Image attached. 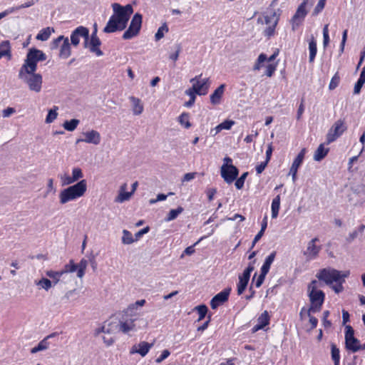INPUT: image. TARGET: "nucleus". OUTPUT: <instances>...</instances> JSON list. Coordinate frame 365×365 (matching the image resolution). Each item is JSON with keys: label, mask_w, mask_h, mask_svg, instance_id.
<instances>
[{"label": "nucleus", "mask_w": 365, "mask_h": 365, "mask_svg": "<svg viewBox=\"0 0 365 365\" xmlns=\"http://www.w3.org/2000/svg\"><path fill=\"white\" fill-rule=\"evenodd\" d=\"M112 7L114 14L110 17L103 29V31L108 34L125 29L131 14L133 13V6L130 4L121 6L115 3L113 4Z\"/></svg>", "instance_id": "nucleus-1"}, {"label": "nucleus", "mask_w": 365, "mask_h": 365, "mask_svg": "<svg viewBox=\"0 0 365 365\" xmlns=\"http://www.w3.org/2000/svg\"><path fill=\"white\" fill-rule=\"evenodd\" d=\"M46 59V56L42 51L36 48H31L26 55L24 63L19 70V78H23L26 73L36 72L37 63L38 61H45Z\"/></svg>", "instance_id": "nucleus-2"}, {"label": "nucleus", "mask_w": 365, "mask_h": 365, "mask_svg": "<svg viewBox=\"0 0 365 365\" xmlns=\"http://www.w3.org/2000/svg\"><path fill=\"white\" fill-rule=\"evenodd\" d=\"M310 307L307 309V314L317 313L321 311L325 299V294L323 291L317 289V280H312L308 285Z\"/></svg>", "instance_id": "nucleus-3"}, {"label": "nucleus", "mask_w": 365, "mask_h": 365, "mask_svg": "<svg viewBox=\"0 0 365 365\" xmlns=\"http://www.w3.org/2000/svg\"><path fill=\"white\" fill-rule=\"evenodd\" d=\"M87 190V182L86 180H81L73 185L61 191L59 194V200L61 204H66L68 202L74 200L84 195Z\"/></svg>", "instance_id": "nucleus-4"}, {"label": "nucleus", "mask_w": 365, "mask_h": 365, "mask_svg": "<svg viewBox=\"0 0 365 365\" xmlns=\"http://www.w3.org/2000/svg\"><path fill=\"white\" fill-rule=\"evenodd\" d=\"M202 74H200L191 78L190 83H192V86L185 91V94L191 96L192 101L195 98V95L205 96L208 93L210 86V78H202Z\"/></svg>", "instance_id": "nucleus-5"}, {"label": "nucleus", "mask_w": 365, "mask_h": 365, "mask_svg": "<svg viewBox=\"0 0 365 365\" xmlns=\"http://www.w3.org/2000/svg\"><path fill=\"white\" fill-rule=\"evenodd\" d=\"M280 14H277L275 11H272L270 14H264L262 15V19H258V22L260 21L262 24L267 25L263 31V34L267 38L274 36L276 33V27L279 23Z\"/></svg>", "instance_id": "nucleus-6"}, {"label": "nucleus", "mask_w": 365, "mask_h": 365, "mask_svg": "<svg viewBox=\"0 0 365 365\" xmlns=\"http://www.w3.org/2000/svg\"><path fill=\"white\" fill-rule=\"evenodd\" d=\"M349 275V271L342 273L341 272L335 269L324 268L319 271V272L317 274V277L320 281H323L327 284L330 285L333 282L339 281L340 278H346Z\"/></svg>", "instance_id": "nucleus-7"}, {"label": "nucleus", "mask_w": 365, "mask_h": 365, "mask_svg": "<svg viewBox=\"0 0 365 365\" xmlns=\"http://www.w3.org/2000/svg\"><path fill=\"white\" fill-rule=\"evenodd\" d=\"M345 349L347 351L356 353L361 350L360 341L354 336V330L351 325L345 326Z\"/></svg>", "instance_id": "nucleus-8"}, {"label": "nucleus", "mask_w": 365, "mask_h": 365, "mask_svg": "<svg viewBox=\"0 0 365 365\" xmlns=\"http://www.w3.org/2000/svg\"><path fill=\"white\" fill-rule=\"evenodd\" d=\"M142 25V15L136 13L130 24L128 29L123 34V39H130L136 36L141 29Z\"/></svg>", "instance_id": "nucleus-9"}, {"label": "nucleus", "mask_w": 365, "mask_h": 365, "mask_svg": "<svg viewBox=\"0 0 365 365\" xmlns=\"http://www.w3.org/2000/svg\"><path fill=\"white\" fill-rule=\"evenodd\" d=\"M308 0H304L297 9V11L290 20L292 29L293 31L296 30L304 21L306 16L308 14L307 6Z\"/></svg>", "instance_id": "nucleus-10"}, {"label": "nucleus", "mask_w": 365, "mask_h": 365, "mask_svg": "<svg viewBox=\"0 0 365 365\" xmlns=\"http://www.w3.org/2000/svg\"><path fill=\"white\" fill-rule=\"evenodd\" d=\"M20 78L24 80L31 91L36 93L41 91L43 83L41 74L36 73L35 72L26 73L23 78Z\"/></svg>", "instance_id": "nucleus-11"}, {"label": "nucleus", "mask_w": 365, "mask_h": 365, "mask_svg": "<svg viewBox=\"0 0 365 365\" xmlns=\"http://www.w3.org/2000/svg\"><path fill=\"white\" fill-rule=\"evenodd\" d=\"M87 265L88 262L85 259H82L78 264H76L73 259H70L68 264H66L61 271L63 274L76 271L78 277L82 278L85 274Z\"/></svg>", "instance_id": "nucleus-12"}, {"label": "nucleus", "mask_w": 365, "mask_h": 365, "mask_svg": "<svg viewBox=\"0 0 365 365\" xmlns=\"http://www.w3.org/2000/svg\"><path fill=\"white\" fill-rule=\"evenodd\" d=\"M346 130V127L343 120L336 121L327 135V144L329 145L336 140Z\"/></svg>", "instance_id": "nucleus-13"}, {"label": "nucleus", "mask_w": 365, "mask_h": 365, "mask_svg": "<svg viewBox=\"0 0 365 365\" xmlns=\"http://www.w3.org/2000/svg\"><path fill=\"white\" fill-rule=\"evenodd\" d=\"M255 261L249 263L247 267L244 270L242 274L239 276V282L237 284L238 295H241L245 292L248 284L250 274L255 269Z\"/></svg>", "instance_id": "nucleus-14"}, {"label": "nucleus", "mask_w": 365, "mask_h": 365, "mask_svg": "<svg viewBox=\"0 0 365 365\" xmlns=\"http://www.w3.org/2000/svg\"><path fill=\"white\" fill-rule=\"evenodd\" d=\"M84 38V46L87 47L89 40V30L86 27L80 26L77 27L71 34V43L76 46L79 44L80 38Z\"/></svg>", "instance_id": "nucleus-15"}, {"label": "nucleus", "mask_w": 365, "mask_h": 365, "mask_svg": "<svg viewBox=\"0 0 365 365\" xmlns=\"http://www.w3.org/2000/svg\"><path fill=\"white\" fill-rule=\"evenodd\" d=\"M220 171L222 178L228 184L235 180L239 174V170L232 164H223Z\"/></svg>", "instance_id": "nucleus-16"}, {"label": "nucleus", "mask_w": 365, "mask_h": 365, "mask_svg": "<svg viewBox=\"0 0 365 365\" xmlns=\"http://www.w3.org/2000/svg\"><path fill=\"white\" fill-rule=\"evenodd\" d=\"M63 41V43L60 48L59 56L63 58H67L71 56V46L68 38H64L63 36H60L53 41V48L58 46V43Z\"/></svg>", "instance_id": "nucleus-17"}, {"label": "nucleus", "mask_w": 365, "mask_h": 365, "mask_svg": "<svg viewBox=\"0 0 365 365\" xmlns=\"http://www.w3.org/2000/svg\"><path fill=\"white\" fill-rule=\"evenodd\" d=\"M231 288H227L217 294L210 301V306L212 309H217L219 306L228 300Z\"/></svg>", "instance_id": "nucleus-18"}, {"label": "nucleus", "mask_w": 365, "mask_h": 365, "mask_svg": "<svg viewBox=\"0 0 365 365\" xmlns=\"http://www.w3.org/2000/svg\"><path fill=\"white\" fill-rule=\"evenodd\" d=\"M319 241L317 237L313 238L309 243L306 251L304 252V255L307 259L311 260L317 257L320 250L321 246H317L316 242Z\"/></svg>", "instance_id": "nucleus-19"}, {"label": "nucleus", "mask_w": 365, "mask_h": 365, "mask_svg": "<svg viewBox=\"0 0 365 365\" xmlns=\"http://www.w3.org/2000/svg\"><path fill=\"white\" fill-rule=\"evenodd\" d=\"M307 153L306 148H302L300 152L298 153L295 159L294 160L292 165L289 170V174L292 176V180L294 181L297 178V173L298 168L302 164L303 160L304 159L305 154Z\"/></svg>", "instance_id": "nucleus-20"}, {"label": "nucleus", "mask_w": 365, "mask_h": 365, "mask_svg": "<svg viewBox=\"0 0 365 365\" xmlns=\"http://www.w3.org/2000/svg\"><path fill=\"white\" fill-rule=\"evenodd\" d=\"M84 138L77 139L76 143L80 142H85L86 143H92L94 145H98L101 142V135L100 133L95 130H91L88 132H85L83 133Z\"/></svg>", "instance_id": "nucleus-21"}, {"label": "nucleus", "mask_w": 365, "mask_h": 365, "mask_svg": "<svg viewBox=\"0 0 365 365\" xmlns=\"http://www.w3.org/2000/svg\"><path fill=\"white\" fill-rule=\"evenodd\" d=\"M101 44V42L97 36L96 31H95L92 33L90 40H88L87 47L88 46L90 51L96 53L97 56H101L103 55V51L100 49Z\"/></svg>", "instance_id": "nucleus-22"}, {"label": "nucleus", "mask_w": 365, "mask_h": 365, "mask_svg": "<svg viewBox=\"0 0 365 365\" xmlns=\"http://www.w3.org/2000/svg\"><path fill=\"white\" fill-rule=\"evenodd\" d=\"M152 346L153 344L147 341H140L139 344H135L131 347L130 353L131 354H139L143 357L147 355Z\"/></svg>", "instance_id": "nucleus-23"}, {"label": "nucleus", "mask_w": 365, "mask_h": 365, "mask_svg": "<svg viewBox=\"0 0 365 365\" xmlns=\"http://www.w3.org/2000/svg\"><path fill=\"white\" fill-rule=\"evenodd\" d=\"M117 331H120L118 322L106 321L101 328L96 330V334L101 332L110 334Z\"/></svg>", "instance_id": "nucleus-24"}, {"label": "nucleus", "mask_w": 365, "mask_h": 365, "mask_svg": "<svg viewBox=\"0 0 365 365\" xmlns=\"http://www.w3.org/2000/svg\"><path fill=\"white\" fill-rule=\"evenodd\" d=\"M269 316L267 311H264L263 313L257 319V323L255 324L252 329V332H256L260 329H264L266 326L269 324Z\"/></svg>", "instance_id": "nucleus-25"}, {"label": "nucleus", "mask_w": 365, "mask_h": 365, "mask_svg": "<svg viewBox=\"0 0 365 365\" xmlns=\"http://www.w3.org/2000/svg\"><path fill=\"white\" fill-rule=\"evenodd\" d=\"M225 89V84H221L218 86L214 92L210 95V102L212 105L220 104L221 102V99L224 94Z\"/></svg>", "instance_id": "nucleus-26"}, {"label": "nucleus", "mask_w": 365, "mask_h": 365, "mask_svg": "<svg viewBox=\"0 0 365 365\" xmlns=\"http://www.w3.org/2000/svg\"><path fill=\"white\" fill-rule=\"evenodd\" d=\"M135 321V319H131V318L120 320L118 322L119 331L124 334H127L130 331L133 330L135 327V324L134 323Z\"/></svg>", "instance_id": "nucleus-27"}, {"label": "nucleus", "mask_w": 365, "mask_h": 365, "mask_svg": "<svg viewBox=\"0 0 365 365\" xmlns=\"http://www.w3.org/2000/svg\"><path fill=\"white\" fill-rule=\"evenodd\" d=\"M2 57H6L9 61L12 58L11 45L9 41H3L0 43V59Z\"/></svg>", "instance_id": "nucleus-28"}, {"label": "nucleus", "mask_w": 365, "mask_h": 365, "mask_svg": "<svg viewBox=\"0 0 365 365\" xmlns=\"http://www.w3.org/2000/svg\"><path fill=\"white\" fill-rule=\"evenodd\" d=\"M329 151V148H325L324 143L320 144L314 154V160L321 161L327 155Z\"/></svg>", "instance_id": "nucleus-29"}, {"label": "nucleus", "mask_w": 365, "mask_h": 365, "mask_svg": "<svg viewBox=\"0 0 365 365\" xmlns=\"http://www.w3.org/2000/svg\"><path fill=\"white\" fill-rule=\"evenodd\" d=\"M277 252L275 251H273L271 252L265 259L261 269L260 272H262L265 274H267L269 271L271 264L274 262L275 257H276Z\"/></svg>", "instance_id": "nucleus-30"}, {"label": "nucleus", "mask_w": 365, "mask_h": 365, "mask_svg": "<svg viewBox=\"0 0 365 365\" xmlns=\"http://www.w3.org/2000/svg\"><path fill=\"white\" fill-rule=\"evenodd\" d=\"M309 62L312 63L314 61L317 53V40L312 36L309 41Z\"/></svg>", "instance_id": "nucleus-31"}, {"label": "nucleus", "mask_w": 365, "mask_h": 365, "mask_svg": "<svg viewBox=\"0 0 365 365\" xmlns=\"http://www.w3.org/2000/svg\"><path fill=\"white\" fill-rule=\"evenodd\" d=\"M56 334L53 333V334H51L50 335H48V336H46L45 339H43V340H41L37 346H36L35 347L32 348L31 350V352L32 354H35L38 351H42V350H46L48 348V346H49V343L47 341V339L50 337H52L53 336H55Z\"/></svg>", "instance_id": "nucleus-32"}, {"label": "nucleus", "mask_w": 365, "mask_h": 365, "mask_svg": "<svg viewBox=\"0 0 365 365\" xmlns=\"http://www.w3.org/2000/svg\"><path fill=\"white\" fill-rule=\"evenodd\" d=\"M275 59L274 56H273V55L270 56L268 58L267 57V55L264 54V53H261L259 55L254 66H253V70L254 71H259L260 70V68H262V63H264L265 61H268L269 62L271 61H273Z\"/></svg>", "instance_id": "nucleus-33"}, {"label": "nucleus", "mask_w": 365, "mask_h": 365, "mask_svg": "<svg viewBox=\"0 0 365 365\" xmlns=\"http://www.w3.org/2000/svg\"><path fill=\"white\" fill-rule=\"evenodd\" d=\"M280 207V195H277L272 202V217L276 218L278 216L279 210Z\"/></svg>", "instance_id": "nucleus-34"}, {"label": "nucleus", "mask_w": 365, "mask_h": 365, "mask_svg": "<svg viewBox=\"0 0 365 365\" xmlns=\"http://www.w3.org/2000/svg\"><path fill=\"white\" fill-rule=\"evenodd\" d=\"M331 359L334 365H339L340 363V351L336 345L334 343L331 344Z\"/></svg>", "instance_id": "nucleus-35"}, {"label": "nucleus", "mask_w": 365, "mask_h": 365, "mask_svg": "<svg viewBox=\"0 0 365 365\" xmlns=\"http://www.w3.org/2000/svg\"><path fill=\"white\" fill-rule=\"evenodd\" d=\"M51 31H53V29H51L50 27L41 29L37 34L36 39L42 41L48 40L51 34Z\"/></svg>", "instance_id": "nucleus-36"}, {"label": "nucleus", "mask_w": 365, "mask_h": 365, "mask_svg": "<svg viewBox=\"0 0 365 365\" xmlns=\"http://www.w3.org/2000/svg\"><path fill=\"white\" fill-rule=\"evenodd\" d=\"M133 103V113L135 115H140L143 111V106L140 102V100L138 98H136L135 97H131L130 98Z\"/></svg>", "instance_id": "nucleus-37"}, {"label": "nucleus", "mask_w": 365, "mask_h": 365, "mask_svg": "<svg viewBox=\"0 0 365 365\" xmlns=\"http://www.w3.org/2000/svg\"><path fill=\"white\" fill-rule=\"evenodd\" d=\"M235 124V121L232 120H225L215 127L216 133L222 130H230Z\"/></svg>", "instance_id": "nucleus-38"}, {"label": "nucleus", "mask_w": 365, "mask_h": 365, "mask_svg": "<svg viewBox=\"0 0 365 365\" xmlns=\"http://www.w3.org/2000/svg\"><path fill=\"white\" fill-rule=\"evenodd\" d=\"M178 122L181 125L184 126L187 129L191 127V123L190 122V115L189 113H187L183 112L178 117Z\"/></svg>", "instance_id": "nucleus-39"}, {"label": "nucleus", "mask_w": 365, "mask_h": 365, "mask_svg": "<svg viewBox=\"0 0 365 365\" xmlns=\"http://www.w3.org/2000/svg\"><path fill=\"white\" fill-rule=\"evenodd\" d=\"M80 121L77 119H71V120H66L63 123V128L68 131H73L79 124Z\"/></svg>", "instance_id": "nucleus-40"}, {"label": "nucleus", "mask_w": 365, "mask_h": 365, "mask_svg": "<svg viewBox=\"0 0 365 365\" xmlns=\"http://www.w3.org/2000/svg\"><path fill=\"white\" fill-rule=\"evenodd\" d=\"M194 310H196L199 314L197 322L202 321L206 316L208 309L205 304L198 305L195 307Z\"/></svg>", "instance_id": "nucleus-41"}, {"label": "nucleus", "mask_w": 365, "mask_h": 365, "mask_svg": "<svg viewBox=\"0 0 365 365\" xmlns=\"http://www.w3.org/2000/svg\"><path fill=\"white\" fill-rule=\"evenodd\" d=\"M267 274H265L262 272H260V274L257 277V278L255 279V277L257 276V273L255 274L254 277H253V279H252V284L253 286V284H255V286L257 287V288H259L261 287V285L262 284L264 279H265V277Z\"/></svg>", "instance_id": "nucleus-42"}, {"label": "nucleus", "mask_w": 365, "mask_h": 365, "mask_svg": "<svg viewBox=\"0 0 365 365\" xmlns=\"http://www.w3.org/2000/svg\"><path fill=\"white\" fill-rule=\"evenodd\" d=\"M340 81L341 78L339 72L337 71L334 73L330 81L329 89L331 91L334 90L339 85Z\"/></svg>", "instance_id": "nucleus-43"}, {"label": "nucleus", "mask_w": 365, "mask_h": 365, "mask_svg": "<svg viewBox=\"0 0 365 365\" xmlns=\"http://www.w3.org/2000/svg\"><path fill=\"white\" fill-rule=\"evenodd\" d=\"M183 211V208L182 207H178L177 209L171 210L168 216L166 217V221H171L177 218V217L182 213Z\"/></svg>", "instance_id": "nucleus-44"}, {"label": "nucleus", "mask_w": 365, "mask_h": 365, "mask_svg": "<svg viewBox=\"0 0 365 365\" xmlns=\"http://www.w3.org/2000/svg\"><path fill=\"white\" fill-rule=\"evenodd\" d=\"M46 275L53 279L54 284H57L60 278L63 275L62 271H53L49 270L46 272Z\"/></svg>", "instance_id": "nucleus-45"}, {"label": "nucleus", "mask_w": 365, "mask_h": 365, "mask_svg": "<svg viewBox=\"0 0 365 365\" xmlns=\"http://www.w3.org/2000/svg\"><path fill=\"white\" fill-rule=\"evenodd\" d=\"M58 107L57 106H53V108L51 109L49 111H48V113L46 118V122L47 123H52L58 116V113H57V110H58Z\"/></svg>", "instance_id": "nucleus-46"}, {"label": "nucleus", "mask_w": 365, "mask_h": 365, "mask_svg": "<svg viewBox=\"0 0 365 365\" xmlns=\"http://www.w3.org/2000/svg\"><path fill=\"white\" fill-rule=\"evenodd\" d=\"M168 31V27L166 24H163L160 27L158 28L155 38L156 41L160 40L164 36V34Z\"/></svg>", "instance_id": "nucleus-47"}, {"label": "nucleus", "mask_w": 365, "mask_h": 365, "mask_svg": "<svg viewBox=\"0 0 365 365\" xmlns=\"http://www.w3.org/2000/svg\"><path fill=\"white\" fill-rule=\"evenodd\" d=\"M34 4H35V2L34 0H30V1H28L27 2H25L24 4L19 5L17 6H14V7L9 8V11H12V13H13V12L20 10L21 9L30 7V6L34 5Z\"/></svg>", "instance_id": "nucleus-48"}, {"label": "nucleus", "mask_w": 365, "mask_h": 365, "mask_svg": "<svg viewBox=\"0 0 365 365\" xmlns=\"http://www.w3.org/2000/svg\"><path fill=\"white\" fill-rule=\"evenodd\" d=\"M247 175L248 173L245 172L240 178L236 179L235 185L237 189L241 190L244 187L245 181Z\"/></svg>", "instance_id": "nucleus-49"}, {"label": "nucleus", "mask_w": 365, "mask_h": 365, "mask_svg": "<svg viewBox=\"0 0 365 365\" xmlns=\"http://www.w3.org/2000/svg\"><path fill=\"white\" fill-rule=\"evenodd\" d=\"M123 235L122 237V242L123 244L129 245L134 242L133 235L129 231L125 230H123Z\"/></svg>", "instance_id": "nucleus-50"}, {"label": "nucleus", "mask_w": 365, "mask_h": 365, "mask_svg": "<svg viewBox=\"0 0 365 365\" xmlns=\"http://www.w3.org/2000/svg\"><path fill=\"white\" fill-rule=\"evenodd\" d=\"M277 63H269L266 66L265 75L267 77H272L274 75V73H275V71L277 70Z\"/></svg>", "instance_id": "nucleus-51"}, {"label": "nucleus", "mask_w": 365, "mask_h": 365, "mask_svg": "<svg viewBox=\"0 0 365 365\" xmlns=\"http://www.w3.org/2000/svg\"><path fill=\"white\" fill-rule=\"evenodd\" d=\"M329 24H326L323 28V46L326 48L329 43Z\"/></svg>", "instance_id": "nucleus-52"}, {"label": "nucleus", "mask_w": 365, "mask_h": 365, "mask_svg": "<svg viewBox=\"0 0 365 365\" xmlns=\"http://www.w3.org/2000/svg\"><path fill=\"white\" fill-rule=\"evenodd\" d=\"M37 285L40 286L45 290H48L52 287L51 282L46 278H42L41 279H40L38 282Z\"/></svg>", "instance_id": "nucleus-53"}, {"label": "nucleus", "mask_w": 365, "mask_h": 365, "mask_svg": "<svg viewBox=\"0 0 365 365\" xmlns=\"http://www.w3.org/2000/svg\"><path fill=\"white\" fill-rule=\"evenodd\" d=\"M83 177L82 170L80 168H74L72 170V178L75 182Z\"/></svg>", "instance_id": "nucleus-54"}, {"label": "nucleus", "mask_w": 365, "mask_h": 365, "mask_svg": "<svg viewBox=\"0 0 365 365\" xmlns=\"http://www.w3.org/2000/svg\"><path fill=\"white\" fill-rule=\"evenodd\" d=\"M326 0H319L313 11V15H318L324 9Z\"/></svg>", "instance_id": "nucleus-55"}, {"label": "nucleus", "mask_w": 365, "mask_h": 365, "mask_svg": "<svg viewBox=\"0 0 365 365\" xmlns=\"http://www.w3.org/2000/svg\"><path fill=\"white\" fill-rule=\"evenodd\" d=\"M345 282L344 278H340V280L335 282L336 284L332 286V289L336 293L341 292L344 289L343 283Z\"/></svg>", "instance_id": "nucleus-56"}, {"label": "nucleus", "mask_w": 365, "mask_h": 365, "mask_svg": "<svg viewBox=\"0 0 365 365\" xmlns=\"http://www.w3.org/2000/svg\"><path fill=\"white\" fill-rule=\"evenodd\" d=\"M365 83V80L359 78L354 85V94H359L361 92V89Z\"/></svg>", "instance_id": "nucleus-57"}, {"label": "nucleus", "mask_w": 365, "mask_h": 365, "mask_svg": "<svg viewBox=\"0 0 365 365\" xmlns=\"http://www.w3.org/2000/svg\"><path fill=\"white\" fill-rule=\"evenodd\" d=\"M170 355V352L168 349H165L162 351L161 354L156 358L155 362L157 364L161 363L163 360L167 359Z\"/></svg>", "instance_id": "nucleus-58"}, {"label": "nucleus", "mask_w": 365, "mask_h": 365, "mask_svg": "<svg viewBox=\"0 0 365 365\" xmlns=\"http://www.w3.org/2000/svg\"><path fill=\"white\" fill-rule=\"evenodd\" d=\"M329 316V311H324L323 313V325L325 328L330 327L331 325V322L327 319L328 317Z\"/></svg>", "instance_id": "nucleus-59"}, {"label": "nucleus", "mask_w": 365, "mask_h": 365, "mask_svg": "<svg viewBox=\"0 0 365 365\" xmlns=\"http://www.w3.org/2000/svg\"><path fill=\"white\" fill-rule=\"evenodd\" d=\"M268 163H269L268 161L264 160V162H261L259 164H258L255 168L257 173V174L262 173L264 171V170L265 169V168L267 167Z\"/></svg>", "instance_id": "nucleus-60"}, {"label": "nucleus", "mask_w": 365, "mask_h": 365, "mask_svg": "<svg viewBox=\"0 0 365 365\" xmlns=\"http://www.w3.org/2000/svg\"><path fill=\"white\" fill-rule=\"evenodd\" d=\"M204 237H201L197 242H195L193 245L189 246L184 250V254L187 255H191L195 252L194 247L203 239Z\"/></svg>", "instance_id": "nucleus-61"}, {"label": "nucleus", "mask_w": 365, "mask_h": 365, "mask_svg": "<svg viewBox=\"0 0 365 365\" xmlns=\"http://www.w3.org/2000/svg\"><path fill=\"white\" fill-rule=\"evenodd\" d=\"M133 195V192H121L119 195V200L120 202L128 200Z\"/></svg>", "instance_id": "nucleus-62"}, {"label": "nucleus", "mask_w": 365, "mask_h": 365, "mask_svg": "<svg viewBox=\"0 0 365 365\" xmlns=\"http://www.w3.org/2000/svg\"><path fill=\"white\" fill-rule=\"evenodd\" d=\"M62 184L63 185H71L75 182L74 180H73L72 176L64 175L61 178Z\"/></svg>", "instance_id": "nucleus-63"}, {"label": "nucleus", "mask_w": 365, "mask_h": 365, "mask_svg": "<svg viewBox=\"0 0 365 365\" xmlns=\"http://www.w3.org/2000/svg\"><path fill=\"white\" fill-rule=\"evenodd\" d=\"M309 318V323L311 324V329H315L318 324V319L312 315V313L307 314Z\"/></svg>", "instance_id": "nucleus-64"}]
</instances>
